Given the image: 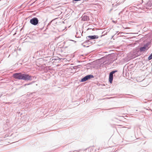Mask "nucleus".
Returning a JSON list of instances; mask_svg holds the SVG:
<instances>
[{
  "instance_id": "2",
  "label": "nucleus",
  "mask_w": 152,
  "mask_h": 152,
  "mask_svg": "<svg viewBox=\"0 0 152 152\" xmlns=\"http://www.w3.org/2000/svg\"><path fill=\"white\" fill-rule=\"evenodd\" d=\"M22 74L21 73H16L13 75V76L15 79L21 80L22 79Z\"/></svg>"
},
{
  "instance_id": "9",
  "label": "nucleus",
  "mask_w": 152,
  "mask_h": 152,
  "mask_svg": "<svg viewBox=\"0 0 152 152\" xmlns=\"http://www.w3.org/2000/svg\"><path fill=\"white\" fill-rule=\"evenodd\" d=\"M95 149V148L94 147H92V148L91 149V151L92 152H94V151H93V150H94Z\"/></svg>"
},
{
  "instance_id": "1",
  "label": "nucleus",
  "mask_w": 152,
  "mask_h": 152,
  "mask_svg": "<svg viewBox=\"0 0 152 152\" xmlns=\"http://www.w3.org/2000/svg\"><path fill=\"white\" fill-rule=\"evenodd\" d=\"M31 76L29 75L23 74L22 79L25 80H31Z\"/></svg>"
},
{
  "instance_id": "6",
  "label": "nucleus",
  "mask_w": 152,
  "mask_h": 152,
  "mask_svg": "<svg viewBox=\"0 0 152 152\" xmlns=\"http://www.w3.org/2000/svg\"><path fill=\"white\" fill-rule=\"evenodd\" d=\"M91 77H93V76L91 75H87L81 79V81L82 82H85L91 78Z\"/></svg>"
},
{
  "instance_id": "4",
  "label": "nucleus",
  "mask_w": 152,
  "mask_h": 152,
  "mask_svg": "<svg viewBox=\"0 0 152 152\" xmlns=\"http://www.w3.org/2000/svg\"><path fill=\"white\" fill-rule=\"evenodd\" d=\"M117 71H113L110 72L109 75V81L110 83H112L113 78V74L116 72Z\"/></svg>"
},
{
  "instance_id": "10",
  "label": "nucleus",
  "mask_w": 152,
  "mask_h": 152,
  "mask_svg": "<svg viewBox=\"0 0 152 152\" xmlns=\"http://www.w3.org/2000/svg\"><path fill=\"white\" fill-rule=\"evenodd\" d=\"M113 21V22L114 23H116V22H115V21H113H113Z\"/></svg>"
},
{
  "instance_id": "3",
  "label": "nucleus",
  "mask_w": 152,
  "mask_h": 152,
  "mask_svg": "<svg viewBox=\"0 0 152 152\" xmlns=\"http://www.w3.org/2000/svg\"><path fill=\"white\" fill-rule=\"evenodd\" d=\"M38 22L39 20L37 18H34L30 20V23L34 25H36Z\"/></svg>"
},
{
  "instance_id": "7",
  "label": "nucleus",
  "mask_w": 152,
  "mask_h": 152,
  "mask_svg": "<svg viewBox=\"0 0 152 152\" xmlns=\"http://www.w3.org/2000/svg\"><path fill=\"white\" fill-rule=\"evenodd\" d=\"M98 37L97 35H94V36H89L87 37V38H90L92 39H97L98 38Z\"/></svg>"
},
{
  "instance_id": "5",
  "label": "nucleus",
  "mask_w": 152,
  "mask_h": 152,
  "mask_svg": "<svg viewBox=\"0 0 152 152\" xmlns=\"http://www.w3.org/2000/svg\"><path fill=\"white\" fill-rule=\"evenodd\" d=\"M148 44H145L144 46L140 48V50L141 52L144 51L146 50H147L148 49Z\"/></svg>"
},
{
  "instance_id": "8",
  "label": "nucleus",
  "mask_w": 152,
  "mask_h": 152,
  "mask_svg": "<svg viewBox=\"0 0 152 152\" xmlns=\"http://www.w3.org/2000/svg\"><path fill=\"white\" fill-rule=\"evenodd\" d=\"M152 58V55H151L150 56H149L148 57V59L149 60H150Z\"/></svg>"
}]
</instances>
